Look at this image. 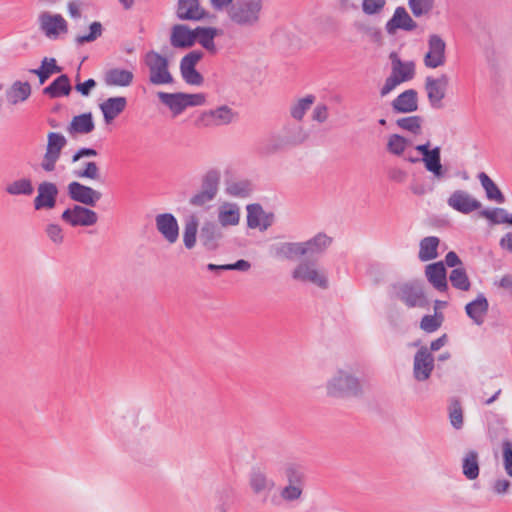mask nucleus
<instances>
[{"mask_svg": "<svg viewBox=\"0 0 512 512\" xmlns=\"http://www.w3.org/2000/svg\"><path fill=\"white\" fill-rule=\"evenodd\" d=\"M264 0H234L228 10L230 20L241 27H254L261 20Z\"/></svg>", "mask_w": 512, "mask_h": 512, "instance_id": "nucleus-1", "label": "nucleus"}, {"mask_svg": "<svg viewBox=\"0 0 512 512\" xmlns=\"http://www.w3.org/2000/svg\"><path fill=\"white\" fill-rule=\"evenodd\" d=\"M327 394L336 398L358 397L362 394V386L355 376L344 370L337 373L327 382Z\"/></svg>", "mask_w": 512, "mask_h": 512, "instance_id": "nucleus-2", "label": "nucleus"}, {"mask_svg": "<svg viewBox=\"0 0 512 512\" xmlns=\"http://www.w3.org/2000/svg\"><path fill=\"white\" fill-rule=\"evenodd\" d=\"M397 299L402 301L408 308L428 306L423 285L419 281H409L393 285Z\"/></svg>", "mask_w": 512, "mask_h": 512, "instance_id": "nucleus-3", "label": "nucleus"}, {"mask_svg": "<svg viewBox=\"0 0 512 512\" xmlns=\"http://www.w3.org/2000/svg\"><path fill=\"white\" fill-rule=\"evenodd\" d=\"M145 63L149 69V81L154 85L170 84L173 77L169 72L168 59L158 52L149 51L145 55Z\"/></svg>", "mask_w": 512, "mask_h": 512, "instance_id": "nucleus-4", "label": "nucleus"}, {"mask_svg": "<svg viewBox=\"0 0 512 512\" xmlns=\"http://www.w3.org/2000/svg\"><path fill=\"white\" fill-rule=\"evenodd\" d=\"M67 145V139L58 132H49L47 135L46 152L41 162V168L46 172H53L60 159L61 152Z\"/></svg>", "mask_w": 512, "mask_h": 512, "instance_id": "nucleus-5", "label": "nucleus"}, {"mask_svg": "<svg viewBox=\"0 0 512 512\" xmlns=\"http://www.w3.org/2000/svg\"><path fill=\"white\" fill-rule=\"evenodd\" d=\"M237 113L229 106L222 105L216 109L202 112L195 120V126L199 128L222 126L230 124Z\"/></svg>", "mask_w": 512, "mask_h": 512, "instance_id": "nucleus-6", "label": "nucleus"}, {"mask_svg": "<svg viewBox=\"0 0 512 512\" xmlns=\"http://www.w3.org/2000/svg\"><path fill=\"white\" fill-rule=\"evenodd\" d=\"M292 278L303 283H311L321 289H327L329 286L326 274L317 270L313 262L299 263L292 272Z\"/></svg>", "mask_w": 512, "mask_h": 512, "instance_id": "nucleus-7", "label": "nucleus"}, {"mask_svg": "<svg viewBox=\"0 0 512 512\" xmlns=\"http://www.w3.org/2000/svg\"><path fill=\"white\" fill-rule=\"evenodd\" d=\"M61 220L72 227H88L97 223L98 215L88 207L75 204L63 211Z\"/></svg>", "mask_w": 512, "mask_h": 512, "instance_id": "nucleus-8", "label": "nucleus"}, {"mask_svg": "<svg viewBox=\"0 0 512 512\" xmlns=\"http://www.w3.org/2000/svg\"><path fill=\"white\" fill-rule=\"evenodd\" d=\"M67 193L71 200L80 203L83 206L94 207L97 202L101 199V192L93 189L90 186H86L77 181H73L67 186Z\"/></svg>", "mask_w": 512, "mask_h": 512, "instance_id": "nucleus-9", "label": "nucleus"}, {"mask_svg": "<svg viewBox=\"0 0 512 512\" xmlns=\"http://www.w3.org/2000/svg\"><path fill=\"white\" fill-rule=\"evenodd\" d=\"M449 84V77L442 74L438 78L431 76L425 79V90L427 92L428 100L433 108L439 109L442 107V100L446 96V90Z\"/></svg>", "mask_w": 512, "mask_h": 512, "instance_id": "nucleus-10", "label": "nucleus"}, {"mask_svg": "<svg viewBox=\"0 0 512 512\" xmlns=\"http://www.w3.org/2000/svg\"><path fill=\"white\" fill-rule=\"evenodd\" d=\"M434 370V356L426 346H421L414 356L413 376L417 381H426Z\"/></svg>", "mask_w": 512, "mask_h": 512, "instance_id": "nucleus-11", "label": "nucleus"}, {"mask_svg": "<svg viewBox=\"0 0 512 512\" xmlns=\"http://www.w3.org/2000/svg\"><path fill=\"white\" fill-rule=\"evenodd\" d=\"M428 52L424 57V64L428 68H437L445 64L446 43L437 34H432L428 39Z\"/></svg>", "mask_w": 512, "mask_h": 512, "instance_id": "nucleus-12", "label": "nucleus"}, {"mask_svg": "<svg viewBox=\"0 0 512 512\" xmlns=\"http://www.w3.org/2000/svg\"><path fill=\"white\" fill-rule=\"evenodd\" d=\"M176 16L182 21H200L209 17V12L201 7L199 0H178Z\"/></svg>", "mask_w": 512, "mask_h": 512, "instance_id": "nucleus-13", "label": "nucleus"}, {"mask_svg": "<svg viewBox=\"0 0 512 512\" xmlns=\"http://www.w3.org/2000/svg\"><path fill=\"white\" fill-rule=\"evenodd\" d=\"M447 204L462 214H469L482 207L481 202L465 190H455L447 199Z\"/></svg>", "mask_w": 512, "mask_h": 512, "instance_id": "nucleus-14", "label": "nucleus"}, {"mask_svg": "<svg viewBox=\"0 0 512 512\" xmlns=\"http://www.w3.org/2000/svg\"><path fill=\"white\" fill-rule=\"evenodd\" d=\"M38 195L34 199L35 210L53 209L56 206L58 187L53 182L44 181L38 185Z\"/></svg>", "mask_w": 512, "mask_h": 512, "instance_id": "nucleus-15", "label": "nucleus"}, {"mask_svg": "<svg viewBox=\"0 0 512 512\" xmlns=\"http://www.w3.org/2000/svg\"><path fill=\"white\" fill-rule=\"evenodd\" d=\"M158 232L170 244L175 243L179 237V225L175 216L171 213L158 214L155 217Z\"/></svg>", "mask_w": 512, "mask_h": 512, "instance_id": "nucleus-16", "label": "nucleus"}, {"mask_svg": "<svg viewBox=\"0 0 512 512\" xmlns=\"http://www.w3.org/2000/svg\"><path fill=\"white\" fill-rule=\"evenodd\" d=\"M170 44L177 49L193 47L195 44V29L191 30L184 24H175L171 28Z\"/></svg>", "mask_w": 512, "mask_h": 512, "instance_id": "nucleus-17", "label": "nucleus"}, {"mask_svg": "<svg viewBox=\"0 0 512 512\" xmlns=\"http://www.w3.org/2000/svg\"><path fill=\"white\" fill-rule=\"evenodd\" d=\"M39 23L40 29L49 38L57 37L60 32H67V22L60 14L43 12L39 16Z\"/></svg>", "mask_w": 512, "mask_h": 512, "instance_id": "nucleus-18", "label": "nucleus"}, {"mask_svg": "<svg viewBox=\"0 0 512 512\" xmlns=\"http://www.w3.org/2000/svg\"><path fill=\"white\" fill-rule=\"evenodd\" d=\"M425 276L438 292H446L448 290L447 272L442 261L427 265L425 267Z\"/></svg>", "mask_w": 512, "mask_h": 512, "instance_id": "nucleus-19", "label": "nucleus"}, {"mask_svg": "<svg viewBox=\"0 0 512 512\" xmlns=\"http://www.w3.org/2000/svg\"><path fill=\"white\" fill-rule=\"evenodd\" d=\"M249 486L255 495L269 494L275 488V481L260 468H253L249 474Z\"/></svg>", "mask_w": 512, "mask_h": 512, "instance_id": "nucleus-20", "label": "nucleus"}, {"mask_svg": "<svg viewBox=\"0 0 512 512\" xmlns=\"http://www.w3.org/2000/svg\"><path fill=\"white\" fill-rule=\"evenodd\" d=\"M417 28V23L411 18L406 9L399 6L395 9L394 15L386 23V31L394 34L397 29L413 31Z\"/></svg>", "mask_w": 512, "mask_h": 512, "instance_id": "nucleus-21", "label": "nucleus"}, {"mask_svg": "<svg viewBox=\"0 0 512 512\" xmlns=\"http://www.w3.org/2000/svg\"><path fill=\"white\" fill-rule=\"evenodd\" d=\"M127 106V99L123 96L110 97L99 104L106 124L112 123Z\"/></svg>", "mask_w": 512, "mask_h": 512, "instance_id": "nucleus-22", "label": "nucleus"}, {"mask_svg": "<svg viewBox=\"0 0 512 512\" xmlns=\"http://www.w3.org/2000/svg\"><path fill=\"white\" fill-rule=\"evenodd\" d=\"M223 238L221 227L215 222L207 221L200 229V241L208 250H215Z\"/></svg>", "mask_w": 512, "mask_h": 512, "instance_id": "nucleus-23", "label": "nucleus"}, {"mask_svg": "<svg viewBox=\"0 0 512 512\" xmlns=\"http://www.w3.org/2000/svg\"><path fill=\"white\" fill-rule=\"evenodd\" d=\"M396 113H411L418 109V93L414 89H408L399 94L391 103Z\"/></svg>", "mask_w": 512, "mask_h": 512, "instance_id": "nucleus-24", "label": "nucleus"}, {"mask_svg": "<svg viewBox=\"0 0 512 512\" xmlns=\"http://www.w3.org/2000/svg\"><path fill=\"white\" fill-rule=\"evenodd\" d=\"M488 310L489 303L484 294H479L475 300L465 306L466 314L478 326L484 323Z\"/></svg>", "mask_w": 512, "mask_h": 512, "instance_id": "nucleus-25", "label": "nucleus"}, {"mask_svg": "<svg viewBox=\"0 0 512 512\" xmlns=\"http://www.w3.org/2000/svg\"><path fill=\"white\" fill-rule=\"evenodd\" d=\"M104 82L110 87H128L132 84L134 74L123 68H111L104 73Z\"/></svg>", "mask_w": 512, "mask_h": 512, "instance_id": "nucleus-26", "label": "nucleus"}, {"mask_svg": "<svg viewBox=\"0 0 512 512\" xmlns=\"http://www.w3.org/2000/svg\"><path fill=\"white\" fill-rule=\"evenodd\" d=\"M302 249L304 250V256H318L325 252V250L331 245L332 238L327 236L325 233H318L313 238L301 242Z\"/></svg>", "mask_w": 512, "mask_h": 512, "instance_id": "nucleus-27", "label": "nucleus"}, {"mask_svg": "<svg viewBox=\"0 0 512 512\" xmlns=\"http://www.w3.org/2000/svg\"><path fill=\"white\" fill-rule=\"evenodd\" d=\"M72 86L70 79L66 74H61L43 89V94L55 99L62 96H68L71 93Z\"/></svg>", "mask_w": 512, "mask_h": 512, "instance_id": "nucleus-28", "label": "nucleus"}, {"mask_svg": "<svg viewBox=\"0 0 512 512\" xmlns=\"http://www.w3.org/2000/svg\"><path fill=\"white\" fill-rule=\"evenodd\" d=\"M95 129V123L91 112L83 113L74 116L67 128L71 135L81 134L86 135L93 132Z\"/></svg>", "mask_w": 512, "mask_h": 512, "instance_id": "nucleus-29", "label": "nucleus"}, {"mask_svg": "<svg viewBox=\"0 0 512 512\" xmlns=\"http://www.w3.org/2000/svg\"><path fill=\"white\" fill-rule=\"evenodd\" d=\"M32 93V88L29 82L15 81L6 90V99L9 104L17 105L18 103L26 101Z\"/></svg>", "mask_w": 512, "mask_h": 512, "instance_id": "nucleus-30", "label": "nucleus"}, {"mask_svg": "<svg viewBox=\"0 0 512 512\" xmlns=\"http://www.w3.org/2000/svg\"><path fill=\"white\" fill-rule=\"evenodd\" d=\"M221 30L215 27H201L195 28V43L198 42L208 52L215 54L217 52L214 38L220 35Z\"/></svg>", "mask_w": 512, "mask_h": 512, "instance_id": "nucleus-31", "label": "nucleus"}, {"mask_svg": "<svg viewBox=\"0 0 512 512\" xmlns=\"http://www.w3.org/2000/svg\"><path fill=\"white\" fill-rule=\"evenodd\" d=\"M392 64V72L398 78L406 77L405 81H409L414 77L415 64L412 61L402 62L396 52H391L389 55Z\"/></svg>", "mask_w": 512, "mask_h": 512, "instance_id": "nucleus-32", "label": "nucleus"}, {"mask_svg": "<svg viewBox=\"0 0 512 512\" xmlns=\"http://www.w3.org/2000/svg\"><path fill=\"white\" fill-rule=\"evenodd\" d=\"M218 220L221 226H234L240 221L239 207L235 203H224L219 207Z\"/></svg>", "mask_w": 512, "mask_h": 512, "instance_id": "nucleus-33", "label": "nucleus"}, {"mask_svg": "<svg viewBox=\"0 0 512 512\" xmlns=\"http://www.w3.org/2000/svg\"><path fill=\"white\" fill-rule=\"evenodd\" d=\"M480 472L479 454L476 450H469L462 459V473L468 480L478 478Z\"/></svg>", "mask_w": 512, "mask_h": 512, "instance_id": "nucleus-34", "label": "nucleus"}, {"mask_svg": "<svg viewBox=\"0 0 512 512\" xmlns=\"http://www.w3.org/2000/svg\"><path fill=\"white\" fill-rule=\"evenodd\" d=\"M157 96L159 100L173 112L174 115L181 114L187 108L182 92H158Z\"/></svg>", "mask_w": 512, "mask_h": 512, "instance_id": "nucleus-35", "label": "nucleus"}, {"mask_svg": "<svg viewBox=\"0 0 512 512\" xmlns=\"http://www.w3.org/2000/svg\"><path fill=\"white\" fill-rule=\"evenodd\" d=\"M478 179L485 190L486 197L490 201H495L499 204H503L505 202V196L499 189V187L495 184V182L485 173L480 172L478 174Z\"/></svg>", "mask_w": 512, "mask_h": 512, "instance_id": "nucleus-36", "label": "nucleus"}, {"mask_svg": "<svg viewBox=\"0 0 512 512\" xmlns=\"http://www.w3.org/2000/svg\"><path fill=\"white\" fill-rule=\"evenodd\" d=\"M440 240L436 236H428L423 238L419 244V253L418 257L421 261L426 262L432 259L437 258L438 256V246Z\"/></svg>", "mask_w": 512, "mask_h": 512, "instance_id": "nucleus-37", "label": "nucleus"}, {"mask_svg": "<svg viewBox=\"0 0 512 512\" xmlns=\"http://www.w3.org/2000/svg\"><path fill=\"white\" fill-rule=\"evenodd\" d=\"M254 190V185L250 180L227 181L225 191L233 197H248Z\"/></svg>", "mask_w": 512, "mask_h": 512, "instance_id": "nucleus-38", "label": "nucleus"}, {"mask_svg": "<svg viewBox=\"0 0 512 512\" xmlns=\"http://www.w3.org/2000/svg\"><path fill=\"white\" fill-rule=\"evenodd\" d=\"M425 168L434 174L437 178L444 177V171L441 164V150L440 147H434L431 149V154L427 157L422 158Z\"/></svg>", "mask_w": 512, "mask_h": 512, "instance_id": "nucleus-39", "label": "nucleus"}, {"mask_svg": "<svg viewBox=\"0 0 512 512\" xmlns=\"http://www.w3.org/2000/svg\"><path fill=\"white\" fill-rule=\"evenodd\" d=\"M479 215L488 219L494 225H512V214H509L504 208L483 209L479 212Z\"/></svg>", "mask_w": 512, "mask_h": 512, "instance_id": "nucleus-40", "label": "nucleus"}, {"mask_svg": "<svg viewBox=\"0 0 512 512\" xmlns=\"http://www.w3.org/2000/svg\"><path fill=\"white\" fill-rule=\"evenodd\" d=\"M275 255L288 260L304 256L301 242H286L275 248Z\"/></svg>", "mask_w": 512, "mask_h": 512, "instance_id": "nucleus-41", "label": "nucleus"}, {"mask_svg": "<svg viewBox=\"0 0 512 512\" xmlns=\"http://www.w3.org/2000/svg\"><path fill=\"white\" fill-rule=\"evenodd\" d=\"M199 221L195 215H191L185 222L183 242L187 249H192L196 244V235Z\"/></svg>", "mask_w": 512, "mask_h": 512, "instance_id": "nucleus-42", "label": "nucleus"}, {"mask_svg": "<svg viewBox=\"0 0 512 512\" xmlns=\"http://www.w3.org/2000/svg\"><path fill=\"white\" fill-rule=\"evenodd\" d=\"M220 183L219 171L212 169L209 170L202 178L201 191H208L212 196L216 197Z\"/></svg>", "mask_w": 512, "mask_h": 512, "instance_id": "nucleus-43", "label": "nucleus"}, {"mask_svg": "<svg viewBox=\"0 0 512 512\" xmlns=\"http://www.w3.org/2000/svg\"><path fill=\"white\" fill-rule=\"evenodd\" d=\"M449 280L455 289L461 291H468L471 287L470 280L464 268L453 269L450 273Z\"/></svg>", "mask_w": 512, "mask_h": 512, "instance_id": "nucleus-44", "label": "nucleus"}, {"mask_svg": "<svg viewBox=\"0 0 512 512\" xmlns=\"http://www.w3.org/2000/svg\"><path fill=\"white\" fill-rule=\"evenodd\" d=\"M315 102L314 95H307L304 98L299 99L295 104H293L290 108L291 116L300 121L306 114V112L310 109L312 104Z\"/></svg>", "mask_w": 512, "mask_h": 512, "instance_id": "nucleus-45", "label": "nucleus"}, {"mask_svg": "<svg viewBox=\"0 0 512 512\" xmlns=\"http://www.w3.org/2000/svg\"><path fill=\"white\" fill-rule=\"evenodd\" d=\"M308 135L300 125L287 126L285 128V143L290 145L302 144Z\"/></svg>", "mask_w": 512, "mask_h": 512, "instance_id": "nucleus-46", "label": "nucleus"}, {"mask_svg": "<svg viewBox=\"0 0 512 512\" xmlns=\"http://www.w3.org/2000/svg\"><path fill=\"white\" fill-rule=\"evenodd\" d=\"M33 190L32 182L27 178L16 180L6 187L10 195H31Z\"/></svg>", "mask_w": 512, "mask_h": 512, "instance_id": "nucleus-47", "label": "nucleus"}, {"mask_svg": "<svg viewBox=\"0 0 512 512\" xmlns=\"http://www.w3.org/2000/svg\"><path fill=\"white\" fill-rule=\"evenodd\" d=\"M435 0H409L408 6L415 17L428 16L434 8Z\"/></svg>", "mask_w": 512, "mask_h": 512, "instance_id": "nucleus-48", "label": "nucleus"}, {"mask_svg": "<svg viewBox=\"0 0 512 512\" xmlns=\"http://www.w3.org/2000/svg\"><path fill=\"white\" fill-rule=\"evenodd\" d=\"M246 209L247 226L251 229L259 228L261 225L262 216L264 215L262 206L258 203H254L247 205Z\"/></svg>", "mask_w": 512, "mask_h": 512, "instance_id": "nucleus-49", "label": "nucleus"}, {"mask_svg": "<svg viewBox=\"0 0 512 512\" xmlns=\"http://www.w3.org/2000/svg\"><path fill=\"white\" fill-rule=\"evenodd\" d=\"M204 53L201 50H193L186 54L180 61V72L195 70L196 64L203 58Z\"/></svg>", "mask_w": 512, "mask_h": 512, "instance_id": "nucleus-50", "label": "nucleus"}, {"mask_svg": "<svg viewBox=\"0 0 512 512\" xmlns=\"http://www.w3.org/2000/svg\"><path fill=\"white\" fill-rule=\"evenodd\" d=\"M396 124L401 129L407 130L415 135L420 134L422 118L420 116H409L399 118Z\"/></svg>", "mask_w": 512, "mask_h": 512, "instance_id": "nucleus-51", "label": "nucleus"}, {"mask_svg": "<svg viewBox=\"0 0 512 512\" xmlns=\"http://www.w3.org/2000/svg\"><path fill=\"white\" fill-rule=\"evenodd\" d=\"M251 268V264L249 261L244 259H239L235 263L232 264H223V265H216L209 263L207 265V269L209 271H228V270H237V271H248Z\"/></svg>", "mask_w": 512, "mask_h": 512, "instance_id": "nucleus-52", "label": "nucleus"}, {"mask_svg": "<svg viewBox=\"0 0 512 512\" xmlns=\"http://www.w3.org/2000/svg\"><path fill=\"white\" fill-rule=\"evenodd\" d=\"M443 322V314L435 313V315H425L420 322V328L427 333L438 330Z\"/></svg>", "mask_w": 512, "mask_h": 512, "instance_id": "nucleus-53", "label": "nucleus"}, {"mask_svg": "<svg viewBox=\"0 0 512 512\" xmlns=\"http://www.w3.org/2000/svg\"><path fill=\"white\" fill-rule=\"evenodd\" d=\"M303 487L298 484H287L280 490V498L286 502L297 501L302 497Z\"/></svg>", "mask_w": 512, "mask_h": 512, "instance_id": "nucleus-54", "label": "nucleus"}, {"mask_svg": "<svg viewBox=\"0 0 512 512\" xmlns=\"http://www.w3.org/2000/svg\"><path fill=\"white\" fill-rule=\"evenodd\" d=\"M407 144L408 140L406 138L398 134H393L389 137L387 149L392 154L401 155L404 152Z\"/></svg>", "mask_w": 512, "mask_h": 512, "instance_id": "nucleus-55", "label": "nucleus"}, {"mask_svg": "<svg viewBox=\"0 0 512 512\" xmlns=\"http://www.w3.org/2000/svg\"><path fill=\"white\" fill-rule=\"evenodd\" d=\"M284 473L288 484L304 486V474L298 466L289 464L286 466Z\"/></svg>", "mask_w": 512, "mask_h": 512, "instance_id": "nucleus-56", "label": "nucleus"}, {"mask_svg": "<svg viewBox=\"0 0 512 512\" xmlns=\"http://www.w3.org/2000/svg\"><path fill=\"white\" fill-rule=\"evenodd\" d=\"M89 30L87 35L77 36L76 42L78 45L95 41L102 35L103 27L100 22L95 21L90 25Z\"/></svg>", "mask_w": 512, "mask_h": 512, "instance_id": "nucleus-57", "label": "nucleus"}, {"mask_svg": "<svg viewBox=\"0 0 512 512\" xmlns=\"http://www.w3.org/2000/svg\"><path fill=\"white\" fill-rule=\"evenodd\" d=\"M75 175L80 178H89L92 180H98L100 177L99 167L96 162L90 161L84 163V168L79 171H75Z\"/></svg>", "mask_w": 512, "mask_h": 512, "instance_id": "nucleus-58", "label": "nucleus"}, {"mask_svg": "<svg viewBox=\"0 0 512 512\" xmlns=\"http://www.w3.org/2000/svg\"><path fill=\"white\" fill-rule=\"evenodd\" d=\"M503 462L506 473L512 477V442L504 440L502 443Z\"/></svg>", "mask_w": 512, "mask_h": 512, "instance_id": "nucleus-59", "label": "nucleus"}, {"mask_svg": "<svg viewBox=\"0 0 512 512\" xmlns=\"http://www.w3.org/2000/svg\"><path fill=\"white\" fill-rule=\"evenodd\" d=\"M386 4V0H363L362 9L367 15L379 13Z\"/></svg>", "mask_w": 512, "mask_h": 512, "instance_id": "nucleus-60", "label": "nucleus"}, {"mask_svg": "<svg viewBox=\"0 0 512 512\" xmlns=\"http://www.w3.org/2000/svg\"><path fill=\"white\" fill-rule=\"evenodd\" d=\"M215 197L208 193V191H198L195 195H193L189 204L194 207H203L208 202H211Z\"/></svg>", "mask_w": 512, "mask_h": 512, "instance_id": "nucleus-61", "label": "nucleus"}, {"mask_svg": "<svg viewBox=\"0 0 512 512\" xmlns=\"http://www.w3.org/2000/svg\"><path fill=\"white\" fill-rule=\"evenodd\" d=\"M405 78L406 77L398 78V76L391 73V75L386 78L385 83L380 90L381 96L389 94L397 85L404 82Z\"/></svg>", "mask_w": 512, "mask_h": 512, "instance_id": "nucleus-62", "label": "nucleus"}, {"mask_svg": "<svg viewBox=\"0 0 512 512\" xmlns=\"http://www.w3.org/2000/svg\"><path fill=\"white\" fill-rule=\"evenodd\" d=\"M449 416L454 428L460 429L463 426V412L458 402H456L453 409L450 410Z\"/></svg>", "mask_w": 512, "mask_h": 512, "instance_id": "nucleus-63", "label": "nucleus"}, {"mask_svg": "<svg viewBox=\"0 0 512 512\" xmlns=\"http://www.w3.org/2000/svg\"><path fill=\"white\" fill-rule=\"evenodd\" d=\"M232 491L229 488L223 489L219 492V501L221 502L217 506V510L220 512H227L231 504Z\"/></svg>", "mask_w": 512, "mask_h": 512, "instance_id": "nucleus-64", "label": "nucleus"}]
</instances>
